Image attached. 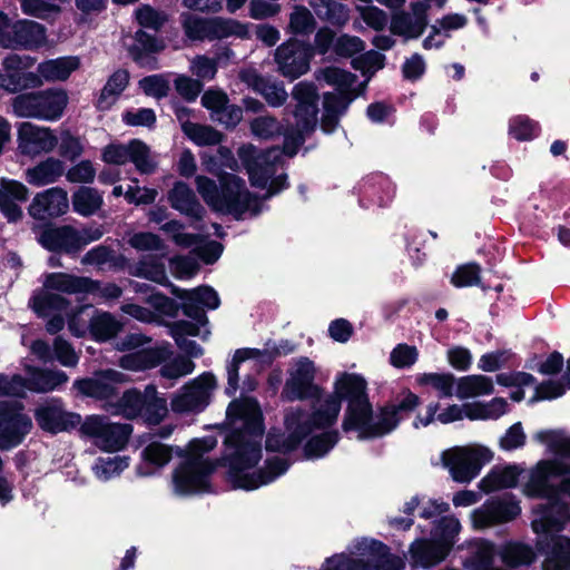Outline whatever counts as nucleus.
Returning <instances> with one entry per match:
<instances>
[{
	"instance_id": "obj_20",
	"label": "nucleus",
	"mask_w": 570,
	"mask_h": 570,
	"mask_svg": "<svg viewBox=\"0 0 570 570\" xmlns=\"http://www.w3.org/2000/svg\"><path fill=\"white\" fill-rule=\"evenodd\" d=\"M292 97L296 101L294 117L297 131L309 132L317 124L318 94L313 83L301 81L292 90Z\"/></svg>"
},
{
	"instance_id": "obj_12",
	"label": "nucleus",
	"mask_w": 570,
	"mask_h": 570,
	"mask_svg": "<svg viewBox=\"0 0 570 570\" xmlns=\"http://www.w3.org/2000/svg\"><path fill=\"white\" fill-rule=\"evenodd\" d=\"M315 372L314 363L307 357H301L291 370L281 396L289 402L318 399L322 389L314 383Z\"/></svg>"
},
{
	"instance_id": "obj_34",
	"label": "nucleus",
	"mask_w": 570,
	"mask_h": 570,
	"mask_svg": "<svg viewBox=\"0 0 570 570\" xmlns=\"http://www.w3.org/2000/svg\"><path fill=\"white\" fill-rule=\"evenodd\" d=\"M450 548L440 542L420 539L410 547V553L413 562L423 568L433 567L443 561Z\"/></svg>"
},
{
	"instance_id": "obj_48",
	"label": "nucleus",
	"mask_w": 570,
	"mask_h": 570,
	"mask_svg": "<svg viewBox=\"0 0 570 570\" xmlns=\"http://www.w3.org/2000/svg\"><path fill=\"white\" fill-rule=\"evenodd\" d=\"M544 570H570V539L557 537L553 539L551 559L544 566Z\"/></svg>"
},
{
	"instance_id": "obj_61",
	"label": "nucleus",
	"mask_w": 570,
	"mask_h": 570,
	"mask_svg": "<svg viewBox=\"0 0 570 570\" xmlns=\"http://www.w3.org/2000/svg\"><path fill=\"white\" fill-rule=\"evenodd\" d=\"M455 287L479 286L481 284V267L476 263L459 266L451 277Z\"/></svg>"
},
{
	"instance_id": "obj_57",
	"label": "nucleus",
	"mask_w": 570,
	"mask_h": 570,
	"mask_svg": "<svg viewBox=\"0 0 570 570\" xmlns=\"http://www.w3.org/2000/svg\"><path fill=\"white\" fill-rule=\"evenodd\" d=\"M58 137V153L59 156L75 161L83 153V145L78 136L71 134L70 130L65 129L59 132Z\"/></svg>"
},
{
	"instance_id": "obj_8",
	"label": "nucleus",
	"mask_w": 570,
	"mask_h": 570,
	"mask_svg": "<svg viewBox=\"0 0 570 570\" xmlns=\"http://www.w3.org/2000/svg\"><path fill=\"white\" fill-rule=\"evenodd\" d=\"M216 379L212 373H203L186 383L170 401V407L177 414L199 413L210 403Z\"/></svg>"
},
{
	"instance_id": "obj_52",
	"label": "nucleus",
	"mask_w": 570,
	"mask_h": 570,
	"mask_svg": "<svg viewBox=\"0 0 570 570\" xmlns=\"http://www.w3.org/2000/svg\"><path fill=\"white\" fill-rule=\"evenodd\" d=\"M338 441L337 431L324 432L320 435L311 438L305 446L304 452L307 458H320L325 455Z\"/></svg>"
},
{
	"instance_id": "obj_55",
	"label": "nucleus",
	"mask_w": 570,
	"mask_h": 570,
	"mask_svg": "<svg viewBox=\"0 0 570 570\" xmlns=\"http://www.w3.org/2000/svg\"><path fill=\"white\" fill-rule=\"evenodd\" d=\"M10 106L17 117L39 120L36 91L18 94L11 99Z\"/></svg>"
},
{
	"instance_id": "obj_1",
	"label": "nucleus",
	"mask_w": 570,
	"mask_h": 570,
	"mask_svg": "<svg viewBox=\"0 0 570 570\" xmlns=\"http://www.w3.org/2000/svg\"><path fill=\"white\" fill-rule=\"evenodd\" d=\"M230 432L224 440V465L234 488L254 490L274 481L289 466L284 458L274 456L258 471H252L262 458L263 414L253 399L234 400L227 407Z\"/></svg>"
},
{
	"instance_id": "obj_49",
	"label": "nucleus",
	"mask_w": 570,
	"mask_h": 570,
	"mask_svg": "<svg viewBox=\"0 0 570 570\" xmlns=\"http://www.w3.org/2000/svg\"><path fill=\"white\" fill-rule=\"evenodd\" d=\"M259 358L261 357V351L259 350H252V348H242L237 350L234 354L233 361L227 366V375H228V382L226 387V393L228 395L235 394V392L238 389V370L239 365L247 361L248 358Z\"/></svg>"
},
{
	"instance_id": "obj_59",
	"label": "nucleus",
	"mask_w": 570,
	"mask_h": 570,
	"mask_svg": "<svg viewBox=\"0 0 570 570\" xmlns=\"http://www.w3.org/2000/svg\"><path fill=\"white\" fill-rule=\"evenodd\" d=\"M185 136L198 146H216L224 138V135L212 126L200 124H195Z\"/></svg>"
},
{
	"instance_id": "obj_22",
	"label": "nucleus",
	"mask_w": 570,
	"mask_h": 570,
	"mask_svg": "<svg viewBox=\"0 0 570 570\" xmlns=\"http://www.w3.org/2000/svg\"><path fill=\"white\" fill-rule=\"evenodd\" d=\"M312 400L313 411L311 415H307L302 409L291 411L301 412L299 421L302 424H306L308 426V435L314 429H326L335 424L342 405V396L336 392V390L333 394H328L325 397H322L321 394L318 399Z\"/></svg>"
},
{
	"instance_id": "obj_46",
	"label": "nucleus",
	"mask_w": 570,
	"mask_h": 570,
	"mask_svg": "<svg viewBox=\"0 0 570 570\" xmlns=\"http://www.w3.org/2000/svg\"><path fill=\"white\" fill-rule=\"evenodd\" d=\"M518 482V474L513 468L493 470L480 482V489L492 492L499 489L513 488Z\"/></svg>"
},
{
	"instance_id": "obj_24",
	"label": "nucleus",
	"mask_w": 570,
	"mask_h": 570,
	"mask_svg": "<svg viewBox=\"0 0 570 570\" xmlns=\"http://www.w3.org/2000/svg\"><path fill=\"white\" fill-rule=\"evenodd\" d=\"M301 412H288L285 415V426L288 435L268 433L266 449L276 452H291L308 435V426L299 421Z\"/></svg>"
},
{
	"instance_id": "obj_41",
	"label": "nucleus",
	"mask_w": 570,
	"mask_h": 570,
	"mask_svg": "<svg viewBox=\"0 0 570 570\" xmlns=\"http://www.w3.org/2000/svg\"><path fill=\"white\" fill-rule=\"evenodd\" d=\"M73 210L83 216L89 217L97 213L102 206V196L92 187L82 186L78 188L71 196Z\"/></svg>"
},
{
	"instance_id": "obj_44",
	"label": "nucleus",
	"mask_w": 570,
	"mask_h": 570,
	"mask_svg": "<svg viewBox=\"0 0 570 570\" xmlns=\"http://www.w3.org/2000/svg\"><path fill=\"white\" fill-rule=\"evenodd\" d=\"M499 556L504 564L512 568L528 566L535 558V553L530 546L513 541L503 544Z\"/></svg>"
},
{
	"instance_id": "obj_2",
	"label": "nucleus",
	"mask_w": 570,
	"mask_h": 570,
	"mask_svg": "<svg viewBox=\"0 0 570 570\" xmlns=\"http://www.w3.org/2000/svg\"><path fill=\"white\" fill-rule=\"evenodd\" d=\"M336 392L347 401L342 428L356 431L360 440L376 439L391 433L420 404L411 391L401 393L394 402L382 406L374 415L366 393V381L356 374L344 373L336 381Z\"/></svg>"
},
{
	"instance_id": "obj_11",
	"label": "nucleus",
	"mask_w": 570,
	"mask_h": 570,
	"mask_svg": "<svg viewBox=\"0 0 570 570\" xmlns=\"http://www.w3.org/2000/svg\"><path fill=\"white\" fill-rule=\"evenodd\" d=\"M126 381V375L116 370H106L96 373L92 377L80 379L73 382V389L82 396L92 397L102 402V409L115 402L119 395V385Z\"/></svg>"
},
{
	"instance_id": "obj_14",
	"label": "nucleus",
	"mask_w": 570,
	"mask_h": 570,
	"mask_svg": "<svg viewBox=\"0 0 570 570\" xmlns=\"http://www.w3.org/2000/svg\"><path fill=\"white\" fill-rule=\"evenodd\" d=\"M312 56L309 45L289 39L276 48L274 59L277 71L283 77L294 80L308 71Z\"/></svg>"
},
{
	"instance_id": "obj_50",
	"label": "nucleus",
	"mask_w": 570,
	"mask_h": 570,
	"mask_svg": "<svg viewBox=\"0 0 570 570\" xmlns=\"http://www.w3.org/2000/svg\"><path fill=\"white\" fill-rule=\"evenodd\" d=\"M252 134L261 139H273L284 135L285 128L273 116H259L250 121Z\"/></svg>"
},
{
	"instance_id": "obj_25",
	"label": "nucleus",
	"mask_w": 570,
	"mask_h": 570,
	"mask_svg": "<svg viewBox=\"0 0 570 570\" xmlns=\"http://www.w3.org/2000/svg\"><path fill=\"white\" fill-rule=\"evenodd\" d=\"M552 498L551 500H557ZM538 518L531 522L532 529L538 534H550L551 533V546H553V539L558 535L553 534L562 530L564 522L568 518V505L566 503L553 501L548 504H541L535 510ZM552 547H550V551Z\"/></svg>"
},
{
	"instance_id": "obj_5",
	"label": "nucleus",
	"mask_w": 570,
	"mask_h": 570,
	"mask_svg": "<svg viewBox=\"0 0 570 570\" xmlns=\"http://www.w3.org/2000/svg\"><path fill=\"white\" fill-rule=\"evenodd\" d=\"M217 445L214 436H205L190 441L186 459L173 472L175 492L191 495L209 491V478L216 469L206 453Z\"/></svg>"
},
{
	"instance_id": "obj_47",
	"label": "nucleus",
	"mask_w": 570,
	"mask_h": 570,
	"mask_svg": "<svg viewBox=\"0 0 570 570\" xmlns=\"http://www.w3.org/2000/svg\"><path fill=\"white\" fill-rule=\"evenodd\" d=\"M131 275L163 285L168 281L165 265L157 262L154 257H145L140 259L131 271Z\"/></svg>"
},
{
	"instance_id": "obj_15",
	"label": "nucleus",
	"mask_w": 570,
	"mask_h": 570,
	"mask_svg": "<svg viewBox=\"0 0 570 570\" xmlns=\"http://www.w3.org/2000/svg\"><path fill=\"white\" fill-rule=\"evenodd\" d=\"M441 461L452 479L459 483H469L481 471L483 465L482 452L466 446H454L441 454Z\"/></svg>"
},
{
	"instance_id": "obj_56",
	"label": "nucleus",
	"mask_w": 570,
	"mask_h": 570,
	"mask_svg": "<svg viewBox=\"0 0 570 570\" xmlns=\"http://www.w3.org/2000/svg\"><path fill=\"white\" fill-rule=\"evenodd\" d=\"M567 390H570V379L567 373L560 380H548L535 386V394L531 402L538 400H551L562 396Z\"/></svg>"
},
{
	"instance_id": "obj_53",
	"label": "nucleus",
	"mask_w": 570,
	"mask_h": 570,
	"mask_svg": "<svg viewBox=\"0 0 570 570\" xmlns=\"http://www.w3.org/2000/svg\"><path fill=\"white\" fill-rule=\"evenodd\" d=\"M420 385H431L439 392L440 397L453 395L455 377L452 373H424L417 377Z\"/></svg>"
},
{
	"instance_id": "obj_28",
	"label": "nucleus",
	"mask_w": 570,
	"mask_h": 570,
	"mask_svg": "<svg viewBox=\"0 0 570 570\" xmlns=\"http://www.w3.org/2000/svg\"><path fill=\"white\" fill-rule=\"evenodd\" d=\"M168 200L173 208L195 220H200L205 214V208L194 190L184 181L174 185L168 193Z\"/></svg>"
},
{
	"instance_id": "obj_27",
	"label": "nucleus",
	"mask_w": 570,
	"mask_h": 570,
	"mask_svg": "<svg viewBox=\"0 0 570 570\" xmlns=\"http://www.w3.org/2000/svg\"><path fill=\"white\" fill-rule=\"evenodd\" d=\"M27 377L22 376V397L26 391L33 393H48L68 382V375L63 371L27 366Z\"/></svg>"
},
{
	"instance_id": "obj_19",
	"label": "nucleus",
	"mask_w": 570,
	"mask_h": 570,
	"mask_svg": "<svg viewBox=\"0 0 570 570\" xmlns=\"http://www.w3.org/2000/svg\"><path fill=\"white\" fill-rule=\"evenodd\" d=\"M23 59L13 53L7 56L0 69V88L17 94L27 89H36L42 86L43 81L32 71H24Z\"/></svg>"
},
{
	"instance_id": "obj_51",
	"label": "nucleus",
	"mask_w": 570,
	"mask_h": 570,
	"mask_svg": "<svg viewBox=\"0 0 570 570\" xmlns=\"http://www.w3.org/2000/svg\"><path fill=\"white\" fill-rule=\"evenodd\" d=\"M288 28L294 35L308 36L314 32L316 21L307 8L295 6L289 16Z\"/></svg>"
},
{
	"instance_id": "obj_64",
	"label": "nucleus",
	"mask_w": 570,
	"mask_h": 570,
	"mask_svg": "<svg viewBox=\"0 0 570 570\" xmlns=\"http://www.w3.org/2000/svg\"><path fill=\"white\" fill-rule=\"evenodd\" d=\"M144 460L157 466L166 465L171 459V448L159 442H150L141 453Z\"/></svg>"
},
{
	"instance_id": "obj_30",
	"label": "nucleus",
	"mask_w": 570,
	"mask_h": 570,
	"mask_svg": "<svg viewBox=\"0 0 570 570\" xmlns=\"http://www.w3.org/2000/svg\"><path fill=\"white\" fill-rule=\"evenodd\" d=\"M66 171L65 164L56 157H47L26 170V180L31 186L42 187L57 183Z\"/></svg>"
},
{
	"instance_id": "obj_43",
	"label": "nucleus",
	"mask_w": 570,
	"mask_h": 570,
	"mask_svg": "<svg viewBox=\"0 0 570 570\" xmlns=\"http://www.w3.org/2000/svg\"><path fill=\"white\" fill-rule=\"evenodd\" d=\"M493 392V382L484 375H468L458 381L456 396L460 400L489 395Z\"/></svg>"
},
{
	"instance_id": "obj_63",
	"label": "nucleus",
	"mask_w": 570,
	"mask_h": 570,
	"mask_svg": "<svg viewBox=\"0 0 570 570\" xmlns=\"http://www.w3.org/2000/svg\"><path fill=\"white\" fill-rule=\"evenodd\" d=\"M128 466V459L121 456L99 458L94 466V471L100 480H109L118 475Z\"/></svg>"
},
{
	"instance_id": "obj_16",
	"label": "nucleus",
	"mask_w": 570,
	"mask_h": 570,
	"mask_svg": "<svg viewBox=\"0 0 570 570\" xmlns=\"http://www.w3.org/2000/svg\"><path fill=\"white\" fill-rule=\"evenodd\" d=\"M17 145L20 155L36 158L53 151L58 145V137L49 127L26 121L18 127Z\"/></svg>"
},
{
	"instance_id": "obj_17",
	"label": "nucleus",
	"mask_w": 570,
	"mask_h": 570,
	"mask_svg": "<svg viewBox=\"0 0 570 570\" xmlns=\"http://www.w3.org/2000/svg\"><path fill=\"white\" fill-rule=\"evenodd\" d=\"M38 426L51 434L67 432L81 424V416L65 410L60 399H51L35 410Z\"/></svg>"
},
{
	"instance_id": "obj_54",
	"label": "nucleus",
	"mask_w": 570,
	"mask_h": 570,
	"mask_svg": "<svg viewBox=\"0 0 570 570\" xmlns=\"http://www.w3.org/2000/svg\"><path fill=\"white\" fill-rule=\"evenodd\" d=\"M171 293L183 301L181 309L184 314L194 321L198 322L200 325H206L208 323V318L206 316L204 307L193 298V295L187 289H180L171 285Z\"/></svg>"
},
{
	"instance_id": "obj_40",
	"label": "nucleus",
	"mask_w": 570,
	"mask_h": 570,
	"mask_svg": "<svg viewBox=\"0 0 570 570\" xmlns=\"http://www.w3.org/2000/svg\"><path fill=\"white\" fill-rule=\"evenodd\" d=\"M316 79L335 87L341 94L357 92L354 89L357 76L338 67L330 66L320 69L316 73Z\"/></svg>"
},
{
	"instance_id": "obj_23",
	"label": "nucleus",
	"mask_w": 570,
	"mask_h": 570,
	"mask_svg": "<svg viewBox=\"0 0 570 570\" xmlns=\"http://www.w3.org/2000/svg\"><path fill=\"white\" fill-rule=\"evenodd\" d=\"M429 9L426 1L411 3L412 12L400 11L392 17V32L406 38H419L428 26Z\"/></svg>"
},
{
	"instance_id": "obj_37",
	"label": "nucleus",
	"mask_w": 570,
	"mask_h": 570,
	"mask_svg": "<svg viewBox=\"0 0 570 570\" xmlns=\"http://www.w3.org/2000/svg\"><path fill=\"white\" fill-rule=\"evenodd\" d=\"M308 3L321 20L333 26L342 27L350 19L348 8L335 0H309Z\"/></svg>"
},
{
	"instance_id": "obj_38",
	"label": "nucleus",
	"mask_w": 570,
	"mask_h": 570,
	"mask_svg": "<svg viewBox=\"0 0 570 570\" xmlns=\"http://www.w3.org/2000/svg\"><path fill=\"white\" fill-rule=\"evenodd\" d=\"M122 324L108 312H98L89 320V332L99 342H106L117 336Z\"/></svg>"
},
{
	"instance_id": "obj_36",
	"label": "nucleus",
	"mask_w": 570,
	"mask_h": 570,
	"mask_svg": "<svg viewBox=\"0 0 570 570\" xmlns=\"http://www.w3.org/2000/svg\"><path fill=\"white\" fill-rule=\"evenodd\" d=\"M77 57H61L43 61L38 65V76L46 81H63L69 78L72 71L78 69Z\"/></svg>"
},
{
	"instance_id": "obj_39",
	"label": "nucleus",
	"mask_w": 570,
	"mask_h": 570,
	"mask_svg": "<svg viewBox=\"0 0 570 570\" xmlns=\"http://www.w3.org/2000/svg\"><path fill=\"white\" fill-rule=\"evenodd\" d=\"M144 412L140 416L150 425H158L167 415V401L158 395L155 385L145 387Z\"/></svg>"
},
{
	"instance_id": "obj_35",
	"label": "nucleus",
	"mask_w": 570,
	"mask_h": 570,
	"mask_svg": "<svg viewBox=\"0 0 570 570\" xmlns=\"http://www.w3.org/2000/svg\"><path fill=\"white\" fill-rule=\"evenodd\" d=\"M242 79L261 94L271 107H281L287 100L288 94L282 82H272L256 72L245 73Z\"/></svg>"
},
{
	"instance_id": "obj_31",
	"label": "nucleus",
	"mask_w": 570,
	"mask_h": 570,
	"mask_svg": "<svg viewBox=\"0 0 570 570\" xmlns=\"http://www.w3.org/2000/svg\"><path fill=\"white\" fill-rule=\"evenodd\" d=\"M43 286L48 291L61 292L65 294H83L92 291L97 284L86 276H77L67 273L48 274Z\"/></svg>"
},
{
	"instance_id": "obj_33",
	"label": "nucleus",
	"mask_w": 570,
	"mask_h": 570,
	"mask_svg": "<svg viewBox=\"0 0 570 570\" xmlns=\"http://www.w3.org/2000/svg\"><path fill=\"white\" fill-rule=\"evenodd\" d=\"M144 397L145 390L139 391L136 387L129 389L122 394L119 392L115 402H110L106 406V411L112 415H120L127 420H135L144 412Z\"/></svg>"
},
{
	"instance_id": "obj_21",
	"label": "nucleus",
	"mask_w": 570,
	"mask_h": 570,
	"mask_svg": "<svg viewBox=\"0 0 570 570\" xmlns=\"http://www.w3.org/2000/svg\"><path fill=\"white\" fill-rule=\"evenodd\" d=\"M521 512V509L511 497L492 499L482 504L472 513L474 528L484 529L495 524L505 523L514 520Z\"/></svg>"
},
{
	"instance_id": "obj_29",
	"label": "nucleus",
	"mask_w": 570,
	"mask_h": 570,
	"mask_svg": "<svg viewBox=\"0 0 570 570\" xmlns=\"http://www.w3.org/2000/svg\"><path fill=\"white\" fill-rule=\"evenodd\" d=\"M39 120L56 121L60 119L69 98L63 89H46L36 91Z\"/></svg>"
},
{
	"instance_id": "obj_7",
	"label": "nucleus",
	"mask_w": 570,
	"mask_h": 570,
	"mask_svg": "<svg viewBox=\"0 0 570 570\" xmlns=\"http://www.w3.org/2000/svg\"><path fill=\"white\" fill-rule=\"evenodd\" d=\"M80 431L90 438L100 450L117 452L127 445L132 433V425L114 423L104 415H90L81 424Z\"/></svg>"
},
{
	"instance_id": "obj_9",
	"label": "nucleus",
	"mask_w": 570,
	"mask_h": 570,
	"mask_svg": "<svg viewBox=\"0 0 570 570\" xmlns=\"http://www.w3.org/2000/svg\"><path fill=\"white\" fill-rule=\"evenodd\" d=\"M238 155L247 169L252 185L258 188H265L276 175L278 166L283 165L279 148L257 151L252 147H242Z\"/></svg>"
},
{
	"instance_id": "obj_45",
	"label": "nucleus",
	"mask_w": 570,
	"mask_h": 570,
	"mask_svg": "<svg viewBox=\"0 0 570 570\" xmlns=\"http://www.w3.org/2000/svg\"><path fill=\"white\" fill-rule=\"evenodd\" d=\"M30 306L39 316H49L53 312L67 311L69 301L57 293L45 292L35 295Z\"/></svg>"
},
{
	"instance_id": "obj_60",
	"label": "nucleus",
	"mask_w": 570,
	"mask_h": 570,
	"mask_svg": "<svg viewBox=\"0 0 570 570\" xmlns=\"http://www.w3.org/2000/svg\"><path fill=\"white\" fill-rule=\"evenodd\" d=\"M129 161H132L141 174H151L156 169V163L150 158L149 148L140 140L130 141Z\"/></svg>"
},
{
	"instance_id": "obj_42",
	"label": "nucleus",
	"mask_w": 570,
	"mask_h": 570,
	"mask_svg": "<svg viewBox=\"0 0 570 570\" xmlns=\"http://www.w3.org/2000/svg\"><path fill=\"white\" fill-rule=\"evenodd\" d=\"M128 82V71L124 69L116 70L104 86L97 107L101 110L108 109L116 101V98L126 89Z\"/></svg>"
},
{
	"instance_id": "obj_6",
	"label": "nucleus",
	"mask_w": 570,
	"mask_h": 570,
	"mask_svg": "<svg viewBox=\"0 0 570 570\" xmlns=\"http://www.w3.org/2000/svg\"><path fill=\"white\" fill-rule=\"evenodd\" d=\"M169 343H161L155 347L142 348L125 354L119 358V365L129 371H145L164 364L159 373L161 377L177 380L194 372L195 363L184 355L174 358Z\"/></svg>"
},
{
	"instance_id": "obj_32",
	"label": "nucleus",
	"mask_w": 570,
	"mask_h": 570,
	"mask_svg": "<svg viewBox=\"0 0 570 570\" xmlns=\"http://www.w3.org/2000/svg\"><path fill=\"white\" fill-rule=\"evenodd\" d=\"M161 49L155 36L144 30H138L134 37V43L129 46L128 51L135 62L139 66L155 70L158 68L157 60L150 53H155Z\"/></svg>"
},
{
	"instance_id": "obj_26",
	"label": "nucleus",
	"mask_w": 570,
	"mask_h": 570,
	"mask_svg": "<svg viewBox=\"0 0 570 570\" xmlns=\"http://www.w3.org/2000/svg\"><path fill=\"white\" fill-rule=\"evenodd\" d=\"M45 39L46 29L42 24L32 20H19L13 22L4 48L35 49L40 47Z\"/></svg>"
},
{
	"instance_id": "obj_3",
	"label": "nucleus",
	"mask_w": 570,
	"mask_h": 570,
	"mask_svg": "<svg viewBox=\"0 0 570 570\" xmlns=\"http://www.w3.org/2000/svg\"><path fill=\"white\" fill-rule=\"evenodd\" d=\"M534 438L557 458L537 464L527 483V493L546 499L561 494L570 498V438L553 430L540 431Z\"/></svg>"
},
{
	"instance_id": "obj_13",
	"label": "nucleus",
	"mask_w": 570,
	"mask_h": 570,
	"mask_svg": "<svg viewBox=\"0 0 570 570\" xmlns=\"http://www.w3.org/2000/svg\"><path fill=\"white\" fill-rule=\"evenodd\" d=\"M30 230L36 242L48 252L77 255L76 227L72 225H56L51 222L32 223Z\"/></svg>"
},
{
	"instance_id": "obj_58",
	"label": "nucleus",
	"mask_w": 570,
	"mask_h": 570,
	"mask_svg": "<svg viewBox=\"0 0 570 570\" xmlns=\"http://www.w3.org/2000/svg\"><path fill=\"white\" fill-rule=\"evenodd\" d=\"M52 0H21L20 6L24 14L39 19H49L61 12L59 4Z\"/></svg>"
},
{
	"instance_id": "obj_62",
	"label": "nucleus",
	"mask_w": 570,
	"mask_h": 570,
	"mask_svg": "<svg viewBox=\"0 0 570 570\" xmlns=\"http://www.w3.org/2000/svg\"><path fill=\"white\" fill-rule=\"evenodd\" d=\"M139 87L146 96L155 99H163L170 91L169 80L165 75H151L139 81Z\"/></svg>"
},
{
	"instance_id": "obj_4",
	"label": "nucleus",
	"mask_w": 570,
	"mask_h": 570,
	"mask_svg": "<svg viewBox=\"0 0 570 570\" xmlns=\"http://www.w3.org/2000/svg\"><path fill=\"white\" fill-rule=\"evenodd\" d=\"M219 185L206 176H197L196 188L204 202L215 212L232 215L239 220L248 214L257 216L262 212V200L253 195L240 177L223 173Z\"/></svg>"
},
{
	"instance_id": "obj_10",
	"label": "nucleus",
	"mask_w": 570,
	"mask_h": 570,
	"mask_svg": "<svg viewBox=\"0 0 570 570\" xmlns=\"http://www.w3.org/2000/svg\"><path fill=\"white\" fill-rule=\"evenodd\" d=\"M181 24L186 37L190 40H214L245 32L244 26L236 20L205 19L189 13L183 14Z\"/></svg>"
},
{
	"instance_id": "obj_18",
	"label": "nucleus",
	"mask_w": 570,
	"mask_h": 570,
	"mask_svg": "<svg viewBox=\"0 0 570 570\" xmlns=\"http://www.w3.org/2000/svg\"><path fill=\"white\" fill-rule=\"evenodd\" d=\"M69 210L68 193L61 187H51L37 193L28 206V214L36 223L56 219Z\"/></svg>"
}]
</instances>
